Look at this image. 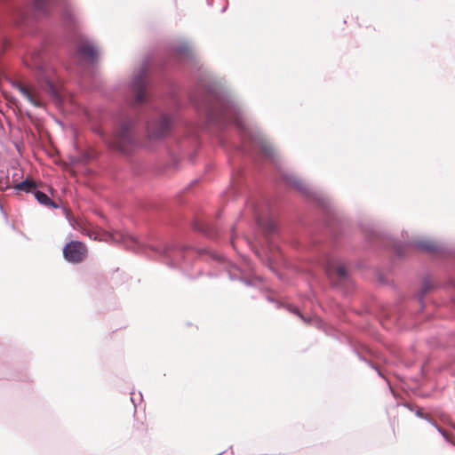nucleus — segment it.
Returning a JSON list of instances; mask_svg holds the SVG:
<instances>
[{"mask_svg":"<svg viewBox=\"0 0 455 455\" xmlns=\"http://www.w3.org/2000/svg\"><path fill=\"white\" fill-rule=\"evenodd\" d=\"M264 228L266 229L267 232L271 233L275 229V225L272 222H268L267 227Z\"/></svg>","mask_w":455,"mask_h":455,"instance_id":"16","label":"nucleus"},{"mask_svg":"<svg viewBox=\"0 0 455 455\" xmlns=\"http://www.w3.org/2000/svg\"><path fill=\"white\" fill-rule=\"evenodd\" d=\"M314 202H315V205L316 204V198L315 197L314 199Z\"/></svg>","mask_w":455,"mask_h":455,"instance_id":"18","label":"nucleus"},{"mask_svg":"<svg viewBox=\"0 0 455 455\" xmlns=\"http://www.w3.org/2000/svg\"><path fill=\"white\" fill-rule=\"evenodd\" d=\"M72 227L80 231L81 233L86 235L90 238L97 241H115V242H124L127 245L130 243H137V241L133 237L124 236L122 234H110L105 231H102L99 228L92 227L90 223L85 221L83 219H73L70 220Z\"/></svg>","mask_w":455,"mask_h":455,"instance_id":"1","label":"nucleus"},{"mask_svg":"<svg viewBox=\"0 0 455 455\" xmlns=\"http://www.w3.org/2000/svg\"><path fill=\"white\" fill-rule=\"evenodd\" d=\"M418 247L421 250L430 252L435 251L436 250V245L434 243L428 241L419 242L418 243Z\"/></svg>","mask_w":455,"mask_h":455,"instance_id":"12","label":"nucleus"},{"mask_svg":"<svg viewBox=\"0 0 455 455\" xmlns=\"http://www.w3.org/2000/svg\"><path fill=\"white\" fill-rule=\"evenodd\" d=\"M14 188L17 190L31 192L34 189H36V183L34 181L27 180L18 183Z\"/></svg>","mask_w":455,"mask_h":455,"instance_id":"10","label":"nucleus"},{"mask_svg":"<svg viewBox=\"0 0 455 455\" xmlns=\"http://www.w3.org/2000/svg\"><path fill=\"white\" fill-rule=\"evenodd\" d=\"M261 150H262V154L265 156L272 157L274 156V150L271 148V146H269V145L263 144L262 148H261Z\"/></svg>","mask_w":455,"mask_h":455,"instance_id":"15","label":"nucleus"},{"mask_svg":"<svg viewBox=\"0 0 455 455\" xmlns=\"http://www.w3.org/2000/svg\"><path fill=\"white\" fill-rule=\"evenodd\" d=\"M147 79L146 73L142 71L138 74L132 83V89L135 93V103L142 104L147 100Z\"/></svg>","mask_w":455,"mask_h":455,"instance_id":"6","label":"nucleus"},{"mask_svg":"<svg viewBox=\"0 0 455 455\" xmlns=\"http://www.w3.org/2000/svg\"><path fill=\"white\" fill-rule=\"evenodd\" d=\"M278 259L277 253L273 252L272 256L269 258V261H276Z\"/></svg>","mask_w":455,"mask_h":455,"instance_id":"17","label":"nucleus"},{"mask_svg":"<svg viewBox=\"0 0 455 455\" xmlns=\"http://www.w3.org/2000/svg\"><path fill=\"white\" fill-rule=\"evenodd\" d=\"M17 89L34 106L40 107L42 105L38 92L34 87L19 84Z\"/></svg>","mask_w":455,"mask_h":455,"instance_id":"7","label":"nucleus"},{"mask_svg":"<svg viewBox=\"0 0 455 455\" xmlns=\"http://www.w3.org/2000/svg\"><path fill=\"white\" fill-rule=\"evenodd\" d=\"M35 196L40 204L47 206L53 205L54 207H56L53 202L48 197L46 194L41 191H36Z\"/></svg>","mask_w":455,"mask_h":455,"instance_id":"11","label":"nucleus"},{"mask_svg":"<svg viewBox=\"0 0 455 455\" xmlns=\"http://www.w3.org/2000/svg\"><path fill=\"white\" fill-rule=\"evenodd\" d=\"M88 254L86 245L79 241H71L63 248V256L68 262L77 264L83 262Z\"/></svg>","mask_w":455,"mask_h":455,"instance_id":"3","label":"nucleus"},{"mask_svg":"<svg viewBox=\"0 0 455 455\" xmlns=\"http://www.w3.org/2000/svg\"><path fill=\"white\" fill-rule=\"evenodd\" d=\"M327 272L330 275H336L339 279H344L347 276V269L342 265L330 267Z\"/></svg>","mask_w":455,"mask_h":455,"instance_id":"9","label":"nucleus"},{"mask_svg":"<svg viewBox=\"0 0 455 455\" xmlns=\"http://www.w3.org/2000/svg\"><path fill=\"white\" fill-rule=\"evenodd\" d=\"M105 142L115 151L127 153L135 142L132 123L131 121L123 122L114 132L113 136L106 139Z\"/></svg>","mask_w":455,"mask_h":455,"instance_id":"2","label":"nucleus"},{"mask_svg":"<svg viewBox=\"0 0 455 455\" xmlns=\"http://www.w3.org/2000/svg\"><path fill=\"white\" fill-rule=\"evenodd\" d=\"M171 118L167 115H162L157 120L148 124V133L152 139H160L166 135L170 129Z\"/></svg>","mask_w":455,"mask_h":455,"instance_id":"4","label":"nucleus"},{"mask_svg":"<svg viewBox=\"0 0 455 455\" xmlns=\"http://www.w3.org/2000/svg\"><path fill=\"white\" fill-rule=\"evenodd\" d=\"M285 180L289 186H291V188L299 191L302 194L305 193L302 180H299L297 176L290 175V176H287L285 178Z\"/></svg>","mask_w":455,"mask_h":455,"instance_id":"8","label":"nucleus"},{"mask_svg":"<svg viewBox=\"0 0 455 455\" xmlns=\"http://www.w3.org/2000/svg\"><path fill=\"white\" fill-rule=\"evenodd\" d=\"M34 6L40 12H44L48 6V0H34Z\"/></svg>","mask_w":455,"mask_h":455,"instance_id":"14","label":"nucleus"},{"mask_svg":"<svg viewBox=\"0 0 455 455\" xmlns=\"http://www.w3.org/2000/svg\"><path fill=\"white\" fill-rule=\"evenodd\" d=\"M76 57L89 63H94L98 58L95 47L87 41L81 40L76 46Z\"/></svg>","mask_w":455,"mask_h":455,"instance_id":"5","label":"nucleus"},{"mask_svg":"<svg viewBox=\"0 0 455 455\" xmlns=\"http://www.w3.org/2000/svg\"><path fill=\"white\" fill-rule=\"evenodd\" d=\"M62 17L65 20L69 22H74V12L69 4H67L65 9L62 12Z\"/></svg>","mask_w":455,"mask_h":455,"instance_id":"13","label":"nucleus"}]
</instances>
